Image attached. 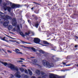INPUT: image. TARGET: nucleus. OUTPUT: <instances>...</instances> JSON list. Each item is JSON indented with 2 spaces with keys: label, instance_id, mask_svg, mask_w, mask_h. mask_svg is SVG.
I'll return each mask as SVG.
<instances>
[{
  "label": "nucleus",
  "instance_id": "obj_16",
  "mask_svg": "<svg viewBox=\"0 0 78 78\" xmlns=\"http://www.w3.org/2000/svg\"><path fill=\"white\" fill-rule=\"evenodd\" d=\"M37 62V60H34V62H32V63H33V64H36Z\"/></svg>",
  "mask_w": 78,
  "mask_h": 78
},
{
  "label": "nucleus",
  "instance_id": "obj_50",
  "mask_svg": "<svg viewBox=\"0 0 78 78\" xmlns=\"http://www.w3.org/2000/svg\"><path fill=\"white\" fill-rule=\"evenodd\" d=\"M34 16V15H32L33 17Z\"/></svg>",
  "mask_w": 78,
  "mask_h": 78
},
{
  "label": "nucleus",
  "instance_id": "obj_53",
  "mask_svg": "<svg viewBox=\"0 0 78 78\" xmlns=\"http://www.w3.org/2000/svg\"><path fill=\"white\" fill-rule=\"evenodd\" d=\"M32 58H34V57H32Z\"/></svg>",
  "mask_w": 78,
  "mask_h": 78
},
{
  "label": "nucleus",
  "instance_id": "obj_11",
  "mask_svg": "<svg viewBox=\"0 0 78 78\" xmlns=\"http://www.w3.org/2000/svg\"><path fill=\"white\" fill-rule=\"evenodd\" d=\"M41 44H46V45H48L49 44V43L47 41H41Z\"/></svg>",
  "mask_w": 78,
  "mask_h": 78
},
{
  "label": "nucleus",
  "instance_id": "obj_9",
  "mask_svg": "<svg viewBox=\"0 0 78 78\" xmlns=\"http://www.w3.org/2000/svg\"><path fill=\"white\" fill-rule=\"evenodd\" d=\"M12 25L13 26H16V19L13 18L12 20Z\"/></svg>",
  "mask_w": 78,
  "mask_h": 78
},
{
  "label": "nucleus",
  "instance_id": "obj_48",
  "mask_svg": "<svg viewBox=\"0 0 78 78\" xmlns=\"http://www.w3.org/2000/svg\"><path fill=\"white\" fill-rule=\"evenodd\" d=\"M76 66L78 67V64H77V65H76Z\"/></svg>",
  "mask_w": 78,
  "mask_h": 78
},
{
  "label": "nucleus",
  "instance_id": "obj_8",
  "mask_svg": "<svg viewBox=\"0 0 78 78\" xmlns=\"http://www.w3.org/2000/svg\"><path fill=\"white\" fill-rule=\"evenodd\" d=\"M4 9L5 11H6V10L7 9L9 12H11V8L9 7H6L4 8Z\"/></svg>",
  "mask_w": 78,
  "mask_h": 78
},
{
  "label": "nucleus",
  "instance_id": "obj_39",
  "mask_svg": "<svg viewBox=\"0 0 78 78\" xmlns=\"http://www.w3.org/2000/svg\"><path fill=\"white\" fill-rule=\"evenodd\" d=\"M66 66H70V64H68V65H66Z\"/></svg>",
  "mask_w": 78,
  "mask_h": 78
},
{
  "label": "nucleus",
  "instance_id": "obj_32",
  "mask_svg": "<svg viewBox=\"0 0 78 78\" xmlns=\"http://www.w3.org/2000/svg\"><path fill=\"white\" fill-rule=\"evenodd\" d=\"M19 62H23V61H22V60H20L19 61Z\"/></svg>",
  "mask_w": 78,
  "mask_h": 78
},
{
  "label": "nucleus",
  "instance_id": "obj_42",
  "mask_svg": "<svg viewBox=\"0 0 78 78\" xmlns=\"http://www.w3.org/2000/svg\"><path fill=\"white\" fill-rule=\"evenodd\" d=\"M75 37H76V39H78V37H77L76 36Z\"/></svg>",
  "mask_w": 78,
  "mask_h": 78
},
{
  "label": "nucleus",
  "instance_id": "obj_26",
  "mask_svg": "<svg viewBox=\"0 0 78 78\" xmlns=\"http://www.w3.org/2000/svg\"><path fill=\"white\" fill-rule=\"evenodd\" d=\"M2 51H4V52H5V53H6V50L3 49H2Z\"/></svg>",
  "mask_w": 78,
  "mask_h": 78
},
{
  "label": "nucleus",
  "instance_id": "obj_28",
  "mask_svg": "<svg viewBox=\"0 0 78 78\" xmlns=\"http://www.w3.org/2000/svg\"><path fill=\"white\" fill-rule=\"evenodd\" d=\"M41 75H44V72H41Z\"/></svg>",
  "mask_w": 78,
  "mask_h": 78
},
{
  "label": "nucleus",
  "instance_id": "obj_10",
  "mask_svg": "<svg viewBox=\"0 0 78 78\" xmlns=\"http://www.w3.org/2000/svg\"><path fill=\"white\" fill-rule=\"evenodd\" d=\"M15 51L17 54H20V55H22V53L20 52V50L18 49H15Z\"/></svg>",
  "mask_w": 78,
  "mask_h": 78
},
{
  "label": "nucleus",
  "instance_id": "obj_21",
  "mask_svg": "<svg viewBox=\"0 0 78 78\" xmlns=\"http://www.w3.org/2000/svg\"><path fill=\"white\" fill-rule=\"evenodd\" d=\"M31 49L32 50L34 51H36V49H35V48H34L32 47L31 48Z\"/></svg>",
  "mask_w": 78,
  "mask_h": 78
},
{
  "label": "nucleus",
  "instance_id": "obj_38",
  "mask_svg": "<svg viewBox=\"0 0 78 78\" xmlns=\"http://www.w3.org/2000/svg\"><path fill=\"white\" fill-rule=\"evenodd\" d=\"M20 59H21V60H25V59L23 58H20Z\"/></svg>",
  "mask_w": 78,
  "mask_h": 78
},
{
  "label": "nucleus",
  "instance_id": "obj_40",
  "mask_svg": "<svg viewBox=\"0 0 78 78\" xmlns=\"http://www.w3.org/2000/svg\"><path fill=\"white\" fill-rule=\"evenodd\" d=\"M41 45H43V46H47V45H43L42 44H41Z\"/></svg>",
  "mask_w": 78,
  "mask_h": 78
},
{
  "label": "nucleus",
  "instance_id": "obj_4",
  "mask_svg": "<svg viewBox=\"0 0 78 78\" xmlns=\"http://www.w3.org/2000/svg\"><path fill=\"white\" fill-rule=\"evenodd\" d=\"M16 27L17 28V29L16 30V28H14L12 29V31H16V30L17 32H18V33H19L20 34V35L23 36V37H25V35L24 34H23V33L20 32V26H19V25H17Z\"/></svg>",
  "mask_w": 78,
  "mask_h": 78
},
{
  "label": "nucleus",
  "instance_id": "obj_35",
  "mask_svg": "<svg viewBox=\"0 0 78 78\" xmlns=\"http://www.w3.org/2000/svg\"><path fill=\"white\" fill-rule=\"evenodd\" d=\"M21 66H22V67H26V66H25L24 65H22Z\"/></svg>",
  "mask_w": 78,
  "mask_h": 78
},
{
  "label": "nucleus",
  "instance_id": "obj_37",
  "mask_svg": "<svg viewBox=\"0 0 78 78\" xmlns=\"http://www.w3.org/2000/svg\"><path fill=\"white\" fill-rule=\"evenodd\" d=\"M11 42H15V41H12V40H10Z\"/></svg>",
  "mask_w": 78,
  "mask_h": 78
},
{
  "label": "nucleus",
  "instance_id": "obj_19",
  "mask_svg": "<svg viewBox=\"0 0 78 78\" xmlns=\"http://www.w3.org/2000/svg\"><path fill=\"white\" fill-rule=\"evenodd\" d=\"M39 52L40 53H42L44 54V51H42V50H40L39 51Z\"/></svg>",
  "mask_w": 78,
  "mask_h": 78
},
{
  "label": "nucleus",
  "instance_id": "obj_54",
  "mask_svg": "<svg viewBox=\"0 0 78 78\" xmlns=\"http://www.w3.org/2000/svg\"><path fill=\"white\" fill-rule=\"evenodd\" d=\"M1 20V19H0V21Z\"/></svg>",
  "mask_w": 78,
  "mask_h": 78
},
{
  "label": "nucleus",
  "instance_id": "obj_33",
  "mask_svg": "<svg viewBox=\"0 0 78 78\" xmlns=\"http://www.w3.org/2000/svg\"><path fill=\"white\" fill-rule=\"evenodd\" d=\"M6 36H7V37H10V38H12V37H9L8 36L6 35H5Z\"/></svg>",
  "mask_w": 78,
  "mask_h": 78
},
{
  "label": "nucleus",
  "instance_id": "obj_24",
  "mask_svg": "<svg viewBox=\"0 0 78 78\" xmlns=\"http://www.w3.org/2000/svg\"><path fill=\"white\" fill-rule=\"evenodd\" d=\"M25 73H27V74L28 73V71L27 70H25Z\"/></svg>",
  "mask_w": 78,
  "mask_h": 78
},
{
  "label": "nucleus",
  "instance_id": "obj_20",
  "mask_svg": "<svg viewBox=\"0 0 78 78\" xmlns=\"http://www.w3.org/2000/svg\"><path fill=\"white\" fill-rule=\"evenodd\" d=\"M30 34V32H26L25 35L26 36H28Z\"/></svg>",
  "mask_w": 78,
  "mask_h": 78
},
{
  "label": "nucleus",
  "instance_id": "obj_5",
  "mask_svg": "<svg viewBox=\"0 0 78 78\" xmlns=\"http://www.w3.org/2000/svg\"><path fill=\"white\" fill-rule=\"evenodd\" d=\"M49 78H65L64 76H60L51 74L49 76Z\"/></svg>",
  "mask_w": 78,
  "mask_h": 78
},
{
  "label": "nucleus",
  "instance_id": "obj_25",
  "mask_svg": "<svg viewBox=\"0 0 78 78\" xmlns=\"http://www.w3.org/2000/svg\"><path fill=\"white\" fill-rule=\"evenodd\" d=\"M8 52V53H12V51H10L9 50H8L7 51Z\"/></svg>",
  "mask_w": 78,
  "mask_h": 78
},
{
  "label": "nucleus",
  "instance_id": "obj_23",
  "mask_svg": "<svg viewBox=\"0 0 78 78\" xmlns=\"http://www.w3.org/2000/svg\"><path fill=\"white\" fill-rule=\"evenodd\" d=\"M20 70L21 72H23L24 71V69L22 68H20Z\"/></svg>",
  "mask_w": 78,
  "mask_h": 78
},
{
  "label": "nucleus",
  "instance_id": "obj_2",
  "mask_svg": "<svg viewBox=\"0 0 78 78\" xmlns=\"http://www.w3.org/2000/svg\"><path fill=\"white\" fill-rule=\"evenodd\" d=\"M0 16H1L0 17L1 19H3L4 20H7V22H4L3 23V25L5 27H7V26L8 25V23H9V21L7 20L8 19H11V17L8 15L5 16V14L2 12H0Z\"/></svg>",
  "mask_w": 78,
  "mask_h": 78
},
{
  "label": "nucleus",
  "instance_id": "obj_30",
  "mask_svg": "<svg viewBox=\"0 0 78 78\" xmlns=\"http://www.w3.org/2000/svg\"><path fill=\"white\" fill-rule=\"evenodd\" d=\"M5 41V42H9V41H8V40L6 39L5 40V41Z\"/></svg>",
  "mask_w": 78,
  "mask_h": 78
},
{
  "label": "nucleus",
  "instance_id": "obj_29",
  "mask_svg": "<svg viewBox=\"0 0 78 78\" xmlns=\"http://www.w3.org/2000/svg\"><path fill=\"white\" fill-rule=\"evenodd\" d=\"M10 76H11V78H12V77H13L14 76H13V75H12V74H11Z\"/></svg>",
  "mask_w": 78,
  "mask_h": 78
},
{
  "label": "nucleus",
  "instance_id": "obj_12",
  "mask_svg": "<svg viewBox=\"0 0 78 78\" xmlns=\"http://www.w3.org/2000/svg\"><path fill=\"white\" fill-rule=\"evenodd\" d=\"M6 3H4L3 5L4 6H6V5H9V3H10V2H9V1H7L6 2Z\"/></svg>",
  "mask_w": 78,
  "mask_h": 78
},
{
  "label": "nucleus",
  "instance_id": "obj_22",
  "mask_svg": "<svg viewBox=\"0 0 78 78\" xmlns=\"http://www.w3.org/2000/svg\"><path fill=\"white\" fill-rule=\"evenodd\" d=\"M46 77V75H44V76H42V77H38V78H45V77Z\"/></svg>",
  "mask_w": 78,
  "mask_h": 78
},
{
  "label": "nucleus",
  "instance_id": "obj_14",
  "mask_svg": "<svg viewBox=\"0 0 78 78\" xmlns=\"http://www.w3.org/2000/svg\"><path fill=\"white\" fill-rule=\"evenodd\" d=\"M36 73L37 74V75H40V73H41V72L40 71L38 70H37L36 71Z\"/></svg>",
  "mask_w": 78,
  "mask_h": 78
},
{
  "label": "nucleus",
  "instance_id": "obj_18",
  "mask_svg": "<svg viewBox=\"0 0 78 78\" xmlns=\"http://www.w3.org/2000/svg\"><path fill=\"white\" fill-rule=\"evenodd\" d=\"M5 37H4V38H2V37H0V39H1V40H2L3 41H5Z\"/></svg>",
  "mask_w": 78,
  "mask_h": 78
},
{
  "label": "nucleus",
  "instance_id": "obj_6",
  "mask_svg": "<svg viewBox=\"0 0 78 78\" xmlns=\"http://www.w3.org/2000/svg\"><path fill=\"white\" fill-rule=\"evenodd\" d=\"M34 42L36 44H39L40 42V39L37 38H35L34 39Z\"/></svg>",
  "mask_w": 78,
  "mask_h": 78
},
{
  "label": "nucleus",
  "instance_id": "obj_51",
  "mask_svg": "<svg viewBox=\"0 0 78 78\" xmlns=\"http://www.w3.org/2000/svg\"><path fill=\"white\" fill-rule=\"evenodd\" d=\"M23 44L24 43H25V42H23Z\"/></svg>",
  "mask_w": 78,
  "mask_h": 78
},
{
  "label": "nucleus",
  "instance_id": "obj_45",
  "mask_svg": "<svg viewBox=\"0 0 78 78\" xmlns=\"http://www.w3.org/2000/svg\"><path fill=\"white\" fill-rule=\"evenodd\" d=\"M2 3V0H0V4Z\"/></svg>",
  "mask_w": 78,
  "mask_h": 78
},
{
  "label": "nucleus",
  "instance_id": "obj_31",
  "mask_svg": "<svg viewBox=\"0 0 78 78\" xmlns=\"http://www.w3.org/2000/svg\"><path fill=\"white\" fill-rule=\"evenodd\" d=\"M31 78H36V77L34 76H32Z\"/></svg>",
  "mask_w": 78,
  "mask_h": 78
},
{
  "label": "nucleus",
  "instance_id": "obj_1",
  "mask_svg": "<svg viewBox=\"0 0 78 78\" xmlns=\"http://www.w3.org/2000/svg\"><path fill=\"white\" fill-rule=\"evenodd\" d=\"M1 63L5 66H6V67H8L10 68V69L12 70H16L17 72L15 74V76L16 77H17V78H20L21 77V76L20 75V72H18L19 71V69H18V68L17 66L13 65L12 64H8L6 62H2Z\"/></svg>",
  "mask_w": 78,
  "mask_h": 78
},
{
  "label": "nucleus",
  "instance_id": "obj_7",
  "mask_svg": "<svg viewBox=\"0 0 78 78\" xmlns=\"http://www.w3.org/2000/svg\"><path fill=\"white\" fill-rule=\"evenodd\" d=\"M19 7H20V5L15 4H13L12 6V8H19Z\"/></svg>",
  "mask_w": 78,
  "mask_h": 78
},
{
  "label": "nucleus",
  "instance_id": "obj_46",
  "mask_svg": "<svg viewBox=\"0 0 78 78\" xmlns=\"http://www.w3.org/2000/svg\"><path fill=\"white\" fill-rule=\"evenodd\" d=\"M20 28H22V25H20Z\"/></svg>",
  "mask_w": 78,
  "mask_h": 78
},
{
  "label": "nucleus",
  "instance_id": "obj_15",
  "mask_svg": "<svg viewBox=\"0 0 78 78\" xmlns=\"http://www.w3.org/2000/svg\"><path fill=\"white\" fill-rule=\"evenodd\" d=\"M8 28L9 30L10 29H12V26L10 25L8 26Z\"/></svg>",
  "mask_w": 78,
  "mask_h": 78
},
{
  "label": "nucleus",
  "instance_id": "obj_52",
  "mask_svg": "<svg viewBox=\"0 0 78 78\" xmlns=\"http://www.w3.org/2000/svg\"><path fill=\"white\" fill-rule=\"evenodd\" d=\"M37 55H39V54L38 53H37Z\"/></svg>",
  "mask_w": 78,
  "mask_h": 78
},
{
  "label": "nucleus",
  "instance_id": "obj_36",
  "mask_svg": "<svg viewBox=\"0 0 78 78\" xmlns=\"http://www.w3.org/2000/svg\"><path fill=\"white\" fill-rule=\"evenodd\" d=\"M32 34L33 35H34V32H32Z\"/></svg>",
  "mask_w": 78,
  "mask_h": 78
},
{
  "label": "nucleus",
  "instance_id": "obj_41",
  "mask_svg": "<svg viewBox=\"0 0 78 78\" xmlns=\"http://www.w3.org/2000/svg\"><path fill=\"white\" fill-rule=\"evenodd\" d=\"M63 64H64V65H66V63L65 62H63Z\"/></svg>",
  "mask_w": 78,
  "mask_h": 78
},
{
  "label": "nucleus",
  "instance_id": "obj_44",
  "mask_svg": "<svg viewBox=\"0 0 78 78\" xmlns=\"http://www.w3.org/2000/svg\"><path fill=\"white\" fill-rule=\"evenodd\" d=\"M9 33H11V34H13V33L12 32H9Z\"/></svg>",
  "mask_w": 78,
  "mask_h": 78
},
{
  "label": "nucleus",
  "instance_id": "obj_34",
  "mask_svg": "<svg viewBox=\"0 0 78 78\" xmlns=\"http://www.w3.org/2000/svg\"><path fill=\"white\" fill-rule=\"evenodd\" d=\"M28 22H29V23H31V21H30L29 20H28Z\"/></svg>",
  "mask_w": 78,
  "mask_h": 78
},
{
  "label": "nucleus",
  "instance_id": "obj_17",
  "mask_svg": "<svg viewBox=\"0 0 78 78\" xmlns=\"http://www.w3.org/2000/svg\"><path fill=\"white\" fill-rule=\"evenodd\" d=\"M39 26V24H38V23L37 22V23L35 24V27L37 28H38V26Z\"/></svg>",
  "mask_w": 78,
  "mask_h": 78
},
{
  "label": "nucleus",
  "instance_id": "obj_47",
  "mask_svg": "<svg viewBox=\"0 0 78 78\" xmlns=\"http://www.w3.org/2000/svg\"><path fill=\"white\" fill-rule=\"evenodd\" d=\"M33 9H34V8H32L31 9L33 10Z\"/></svg>",
  "mask_w": 78,
  "mask_h": 78
},
{
  "label": "nucleus",
  "instance_id": "obj_27",
  "mask_svg": "<svg viewBox=\"0 0 78 78\" xmlns=\"http://www.w3.org/2000/svg\"><path fill=\"white\" fill-rule=\"evenodd\" d=\"M25 78H28V76L26 75L24 76Z\"/></svg>",
  "mask_w": 78,
  "mask_h": 78
},
{
  "label": "nucleus",
  "instance_id": "obj_49",
  "mask_svg": "<svg viewBox=\"0 0 78 78\" xmlns=\"http://www.w3.org/2000/svg\"><path fill=\"white\" fill-rule=\"evenodd\" d=\"M5 47H8L7 45H5Z\"/></svg>",
  "mask_w": 78,
  "mask_h": 78
},
{
  "label": "nucleus",
  "instance_id": "obj_3",
  "mask_svg": "<svg viewBox=\"0 0 78 78\" xmlns=\"http://www.w3.org/2000/svg\"><path fill=\"white\" fill-rule=\"evenodd\" d=\"M43 65L48 68H51L53 67V64L49 63V62L46 60H43L42 61Z\"/></svg>",
  "mask_w": 78,
  "mask_h": 78
},
{
  "label": "nucleus",
  "instance_id": "obj_13",
  "mask_svg": "<svg viewBox=\"0 0 78 78\" xmlns=\"http://www.w3.org/2000/svg\"><path fill=\"white\" fill-rule=\"evenodd\" d=\"M28 71L29 72V74L31 76L33 75L32 72H31V71L30 69H28Z\"/></svg>",
  "mask_w": 78,
  "mask_h": 78
},
{
  "label": "nucleus",
  "instance_id": "obj_43",
  "mask_svg": "<svg viewBox=\"0 0 78 78\" xmlns=\"http://www.w3.org/2000/svg\"><path fill=\"white\" fill-rule=\"evenodd\" d=\"M75 48H76V47H77V45H76L75 46Z\"/></svg>",
  "mask_w": 78,
  "mask_h": 78
}]
</instances>
